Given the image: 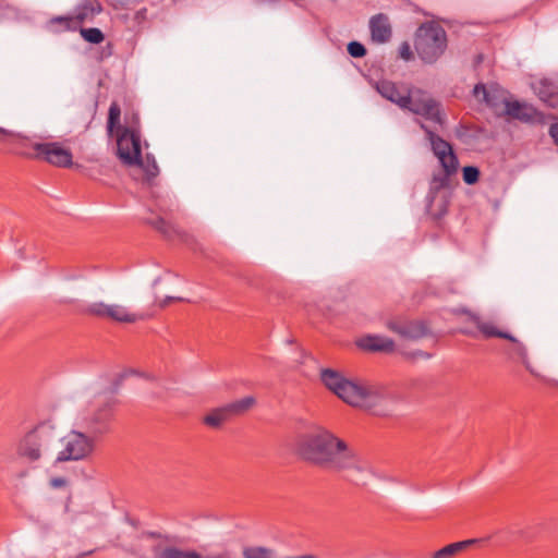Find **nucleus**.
Listing matches in <instances>:
<instances>
[{"label": "nucleus", "instance_id": "423d86ee", "mask_svg": "<svg viewBox=\"0 0 558 558\" xmlns=\"http://www.w3.org/2000/svg\"><path fill=\"white\" fill-rule=\"evenodd\" d=\"M113 408L114 402L111 397L96 396L77 411L72 426L97 439L109 430L113 417Z\"/></svg>", "mask_w": 558, "mask_h": 558}, {"label": "nucleus", "instance_id": "4c0bfd02", "mask_svg": "<svg viewBox=\"0 0 558 558\" xmlns=\"http://www.w3.org/2000/svg\"><path fill=\"white\" fill-rule=\"evenodd\" d=\"M145 377H146L147 379H149V380H154V379H155V377H154L153 375H146Z\"/></svg>", "mask_w": 558, "mask_h": 558}, {"label": "nucleus", "instance_id": "72a5a7b5", "mask_svg": "<svg viewBox=\"0 0 558 558\" xmlns=\"http://www.w3.org/2000/svg\"><path fill=\"white\" fill-rule=\"evenodd\" d=\"M51 538H52L51 535H49L48 533L44 535V541L47 543H52Z\"/></svg>", "mask_w": 558, "mask_h": 558}, {"label": "nucleus", "instance_id": "a211bd4d", "mask_svg": "<svg viewBox=\"0 0 558 558\" xmlns=\"http://www.w3.org/2000/svg\"><path fill=\"white\" fill-rule=\"evenodd\" d=\"M369 31L373 41L387 43L391 37V25L385 14L374 15L369 21Z\"/></svg>", "mask_w": 558, "mask_h": 558}, {"label": "nucleus", "instance_id": "4be33fe9", "mask_svg": "<svg viewBox=\"0 0 558 558\" xmlns=\"http://www.w3.org/2000/svg\"><path fill=\"white\" fill-rule=\"evenodd\" d=\"M243 558H276L274 548L260 545H245L242 547Z\"/></svg>", "mask_w": 558, "mask_h": 558}, {"label": "nucleus", "instance_id": "0eeeda50", "mask_svg": "<svg viewBox=\"0 0 558 558\" xmlns=\"http://www.w3.org/2000/svg\"><path fill=\"white\" fill-rule=\"evenodd\" d=\"M422 128L425 130L432 150L441 167L440 171L434 172L430 180V194H433L449 186L451 177L458 171L459 161L448 142L426 129L423 124Z\"/></svg>", "mask_w": 558, "mask_h": 558}, {"label": "nucleus", "instance_id": "7ed1b4c3", "mask_svg": "<svg viewBox=\"0 0 558 558\" xmlns=\"http://www.w3.org/2000/svg\"><path fill=\"white\" fill-rule=\"evenodd\" d=\"M320 380L327 389L351 407L373 409L392 399L389 389L385 385L347 378L331 368L322 369Z\"/></svg>", "mask_w": 558, "mask_h": 558}, {"label": "nucleus", "instance_id": "c9c22d12", "mask_svg": "<svg viewBox=\"0 0 558 558\" xmlns=\"http://www.w3.org/2000/svg\"><path fill=\"white\" fill-rule=\"evenodd\" d=\"M420 356L424 357V359H429L432 355L428 354V353H424V352H420L418 354Z\"/></svg>", "mask_w": 558, "mask_h": 558}, {"label": "nucleus", "instance_id": "e433bc0d", "mask_svg": "<svg viewBox=\"0 0 558 558\" xmlns=\"http://www.w3.org/2000/svg\"><path fill=\"white\" fill-rule=\"evenodd\" d=\"M0 132H1V133H3V134H10V132H9V131H7V130H4V129H1V128H0Z\"/></svg>", "mask_w": 558, "mask_h": 558}, {"label": "nucleus", "instance_id": "2f4dec72", "mask_svg": "<svg viewBox=\"0 0 558 558\" xmlns=\"http://www.w3.org/2000/svg\"><path fill=\"white\" fill-rule=\"evenodd\" d=\"M174 300H182L181 298H173V296H167L160 301H158V304L161 306V307H165L167 306L168 304H170V302L174 301Z\"/></svg>", "mask_w": 558, "mask_h": 558}, {"label": "nucleus", "instance_id": "f3484780", "mask_svg": "<svg viewBox=\"0 0 558 558\" xmlns=\"http://www.w3.org/2000/svg\"><path fill=\"white\" fill-rule=\"evenodd\" d=\"M356 345L365 351L390 353L395 351L392 339L380 335H366L356 340Z\"/></svg>", "mask_w": 558, "mask_h": 558}, {"label": "nucleus", "instance_id": "f257e3e1", "mask_svg": "<svg viewBox=\"0 0 558 558\" xmlns=\"http://www.w3.org/2000/svg\"><path fill=\"white\" fill-rule=\"evenodd\" d=\"M298 451L305 461L318 468L344 472L357 485H365L374 475L366 459L330 429L320 425L301 437Z\"/></svg>", "mask_w": 558, "mask_h": 558}, {"label": "nucleus", "instance_id": "b1692460", "mask_svg": "<svg viewBox=\"0 0 558 558\" xmlns=\"http://www.w3.org/2000/svg\"><path fill=\"white\" fill-rule=\"evenodd\" d=\"M476 539H466L449 544L439 550L435 551L432 558H452L454 555L465 549L471 544H474Z\"/></svg>", "mask_w": 558, "mask_h": 558}, {"label": "nucleus", "instance_id": "1a4fd4ad", "mask_svg": "<svg viewBox=\"0 0 558 558\" xmlns=\"http://www.w3.org/2000/svg\"><path fill=\"white\" fill-rule=\"evenodd\" d=\"M58 441L61 448L56 454V464L83 461L93 454L96 447L94 436L81 432L74 426L63 437H58Z\"/></svg>", "mask_w": 558, "mask_h": 558}, {"label": "nucleus", "instance_id": "9b49d317", "mask_svg": "<svg viewBox=\"0 0 558 558\" xmlns=\"http://www.w3.org/2000/svg\"><path fill=\"white\" fill-rule=\"evenodd\" d=\"M31 147L34 153H25L28 158L39 159L59 168H69L73 165L71 149L59 142H34Z\"/></svg>", "mask_w": 558, "mask_h": 558}, {"label": "nucleus", "instance_id": "f704fd0d", "mask_svg": "<svg viewBox=\"0 0 558 558\" xmlns=\"http://www.w3.org/2000/svg\"><path fill=\"white\" fill-rule=\"evenodd\" d=\"M94 553V550H89V551H86V553H82L80 555H77V558H83L85 556H88V555H92Z\"/></svg>", "mask_w": 558, "mask_h": 558}, {"label": "nucleus", "instance_id": "7c9ffc66", "mask_svg": "<svg viewBox=\"0 0 558 558\" xmlns=\"http://www.w3.org/2000/svg\"><path fill=\"white\" fill-rule=\"evenodd\" d=\"M549 134L553 137L555 144L558 146V124H553L550 126Z\"/></svg>", "mask_w": 558, "mask_h": 558}, {"label": "nucleus", "instance_id": "ea45409f", "mask_svg": "<svg viewBox=\"0 0 558 558\" xmlns=\"http://www.w3.org/2000/svg\"><path fill=\"white\" fill-rule=\"evenodd\" d=\"M463 332L466 335H471V332L469 330H463Z\"/></svg>", "mask_w": 558, "mask_h": 558}, {"label": "nucleus", "instance_id": "c756f323", "mask_svg": "<svg viewBox=\"0 0 558 558\" xmlns=\"http://www.w3.org/2000/svg\"><path fill=\"white\" fill-rule=\"evenodd\" d=\"M49 485L54 489L63 488L68 485V480L62 476L52 477L49 481Z\"/></svg>", "mask_w": 558, "mask_h": 558}, {"label": "nucleus", "instance_id": "dca6fc26", "mask_svg": "<svg viewBox=\"0 0 558 558\" xmlns=\"http://www.w3.org/2000/svg\"><path fill=\"white\" fill-rule=\"evenodd\" d=\"M534 93L548 107H558V80L542 78L532 84Z\"/></svg>", "mask_w": 558, "mask_h": 558}, {"label": "nucleus", "instance_id": "20e7f679", "mask_svg": "<svg viewBox=\"0 0 558 558\" xmlns=\"http://www.w3.org/2000/svg\"><path fill=\"white\" fill-rule=\"evenodd\" d=\"M375 88L381 97L396 104L401 109H407L427 120L442 124L444 117L439 104L421 89H410L405 85H398L386 80L377 82Z\"/></svg>", "mask_w": 558, "mask_h": 558}, {"label": "nucleus", "instance_id": "c85d7f7f", "mask_svg": "<svg viewBox=\"0 0 558 558\" xmlns=\"http://www.w3.org/2000/svg\"><path fill=\"white\" fill-rule=\"evenodd\" d=\"M399 54L407 61L411 60L413 57L411 46L408 43H403L399 48Z\"/></svg>", "mask_w": 558, "mask_h": 558}, {"label": "nucleus", "instance_id": "bb28decb", "mask_svg": "<svg viewBox=\"0 0 558 558\" xmlns=\"http://www.w3.org/2000/svg\"><path fill=\"white\" fill-rule=\"evenodd\" d=\"M151 223L157 230H159L160 232H162L163 234H166L168 236H171L172 233L174 232V228L169 222H167L163 218H157Z\"/></svg>", "mask_w": 558, "mask_h": 558}, {"label": "nucleus", "instance_id": "a878e982", "mask_svg": "<svg viewBox=\"0 0 558 558\" xmlns=\"http://www.w3.org/2000/svg\"><path fill=\"white\" fill-rule=\"evenodd\" d=\"M462 172H463V181L466 184H474L478 181L480 171L476 167L466 166L463 168Z\"/></svg>", "mask_w": 558, "mask_h": 558}, {"label": "nucleus", "instance_id": "aec40b11", "mask_svg": "<svg viewBox=\"0 0 558 558\" xmlns=\"http://www.w3.org/2000/svg\"><path fill=\"white\" fill-rule=\"evenodd\" d=\"M462 313L469 315L470 319L476 325L477 329L485 338H510V333L502 331L498 326L490 320H483L478 315L473 314L466 310H461Z\"/></svg>", "mask_w": 558, "mask_h": 558}, {"label": "nucleus", "instance_id": "f03ea898", "mask_svg": "<svg viewBox=\"0 0 558 558\" xmlns=\"http://www.w3.org/2000/svg\"><path fill=\"white\" fill-rule=\"evenodd\" d=\"M121 110L117 102L109 108L107 132L110 136L117 137V154L119 159L126 166H137L144 170L147 181L157 177L159 169L156 160L150 155L145 159L142 157L141 131L138 116L133 113L125 117V124L120 122Z\"/></svg>", "mask_w": 558, "mask_h": 558}, {"label": "nucleus", "instance_id": "473e14b6", "mask_svg": "<svg viewBox=\"0 0 558 558\" xmlns=\"http://www.w3.org/2000/svg\"><path fill=\"white\" fill-rule=\"evenodd\" d=\"M95 113H96V105L88 107L87 114L90 120L94 118Z\"/></svg>", "mask_w": 558, "mask_h": 558}, {"label": "nucleus", "instance_id": "5701e85b", "mask_svg": "<svg viewBox=\"0 0 558 558\" xmlns=\"http://www.w3.org/2000/svg\"><path fill=\"white\" fill-rule=\"evenodd\" d=\"M506 339L509 340L510 342H512V348H511L510 352L512 354L517 355L521 360L522 364L525 366V368L531 374H535L533 368L531 367L526 345L522 341H520L519 339L513 337L511 333H510V338H506Z\"/></svg>", "mask_w": 558, "mask_h": 558}, {"label": "nucleus", "instance_id": "412c9836", "mask_svg": "<svg viewBox=\"0 0 558 558\" xmlns=\"http://www.w3.org/2000/svg\"><path fill=\"white\" fill-rule=\"evenodd\" d=\"M505 113L511 118L519 119L524 122H532L538 118V112L534 107L526 104H521L519 101H511L506 104Z\"/></svg>", "mask_w": 558, "mask_h": 558}, {"label": "nucleus", "instance_id": "58836bf2", "mask_svg": "<svg viewBox=\"0 0 558 558\" xmlns=\"http://www.w3.org/2000/svg\"><path fill=\"white\" fill-rule=\"evenodd\" d=\"M88 126H89V122H87V123H86V125L84 126V129L86 130V129H88Z\"/></svg>", "mask_w": 558, "mask_h": 558}, {"label": "nucleus", "instance_id": "6e6552de", "mask_svg": "<svg viewBox=\"0 0 558 558\" xmlns=\"http://www.w3.org/2000/svg\"><path fill=\"white\" fill-rule=\"evenodd\" d=\"M58 435L53 426L41 424L20 441L17 452L29 462L39 461L52 453Z\"/></svg>", "mask_w": 558, "mask_h": 558}, {"label": "nucleus", "instance_id": "39448f33", "mask_svg": "<svg viewBox=\"0 0 558 558\" xmlns=\"http://www.w3.org/2000/svg\"><path fill=\"white\" fill-rule=\"evenodd\" d=\"M112 546L138 557L144 556L145 549L149 547L155 558H225L222 555L205 557L195 550H184L163 543L155 544L150 536L138 535L131 524H128L126 529L112 541Z\"/></svg>", "mask_w": 558, "mask_h": 558}, {"label": "nucleus", "instance_id": "393cba45", "mask_svg": "<svg viewBox=\"0 0 558 558\" xmlns=\"http://www.w3.org/2000/svg\"><path fill=\"white\" fill-rule=\"evenodd\" d=\"M78 29H80L81 36L84 38V40H86L90 44H100L105 39V36L99 28H96V27L82 28V27H80Z\"/></svg>", "mask_w": 558, "mask_h": 558}, {"label": "nucleus", "instance_id": "f8f14e48", "mask_svg": "<svg viewBox=\"0 0 558 558\" xmlns=\"http://www.w3.org/2000/svg\"><path fill=\"white\" fill-rule=\"evenodd\" d=\"M102 11L97 0H84L74 10L73 14L56 16L50 20L51 25H61L62 31H77L85 22H92Z\"/></svg>", "mask_w": 558, "mask_h": 558}, {"label": "nucleus", "instance_id": "9d476101", "mask_svg": "<svg viewBox=\"0 0 558 558\" xmlns=\"http://www.w3.org/2000/svg\"><path fill=\"white\" fill-rule=\"evenodd\" d=\"M445 29L435 24H423L416 32L415 50L425 63H434L446 50Z\"/></svg>", "mask_w": 558, "mask_h": 558}, {"label": "nucleus", "instance_id": "6ab92c4d", "mask_svg": "<svg viewBox=\"0 0 558 558\" xmlns=\"http://www.w3.org/2000/svg\"><path fill=\"white\" fill-rule=\"evenodd\" d=\"M388 328L408 339H418L426 335L427 328L422 322L388 323Z\"/></svg>", "mask_w": 558, "mask_h": 558}, {"label": "nucleus", "instance_id": "4468645a", "mask_svg": "<svg viewBox=\"0 0 558 558\" xmlns=\"http://www.w3.org/2000/svg\"><path fill=\"white\" fill-rule=\"evenodd\" d=\"M254 403L255 399L253 397H245L223 407L211 410L204 417L203 422L213 428H218L232 416L243 414L250 410Z\"/></svg>", "mask_w": 558, "mask_h": 558}, {"label": "nucleus", "instance_id": "2eb2a0df", "mask_svg": "<svg viewBox=\"0 0 558 558\" xmlns=\"http://www.w3.org/2000/svg\"><path fill=\"white\" fill-rule=\"evenodd\" d=\"M473 94L477 100L485 102L496 112L501 110L505 113L506 104L510 102L506 92L498 85H489L487 87L484 84H477L473 89Z\"/></svg>", "mask_w": 558, "mask_h": 558}, {"label": "nucleus", "instance_id": "ddd939ff", "mask_svg": "<svg viewBox=\"0 0 558 558\" xmlns=\"http://www.w3.org/2000/svg\"><path fill=\"white\" fill-rule=\"evenodd\" d=\"M85 312L99 318L124 324H133L144 319V315L132 312L128 306L116 303L93 302L86 306Z\"/></svg>", "mask_w": 558, "mask_h": 558}, {"label": "nucleus", "instance_id": "cd10ccee", "mask_svg": "<svg viewBox=\"0 0 558 558\" xmlns=\"http://www.w3.org/2000/svg\"><path fill=\"white\" fill-rule=\"evenodd\" d=\"M348 52L353 58H362L366 54V49L361 43L351 41L348 45Z\"/></svg>", "mask_w": 558, "mask_h": 558}]
</instances>
